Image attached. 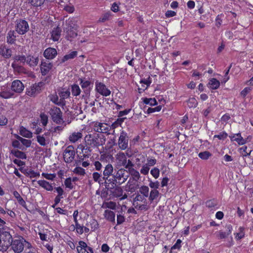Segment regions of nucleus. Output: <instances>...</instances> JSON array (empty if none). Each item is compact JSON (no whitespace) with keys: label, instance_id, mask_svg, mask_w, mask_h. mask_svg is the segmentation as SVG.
<instances>
[{"label":"nucleus","instance_id":"obj_1","mask_svg":"<svg viewBox=\"0 0 253 253\" xmlns=\"http://www.w3.org/2000/svg\"><path fill=\"white\" fill-rule=\"evenodd\" d=\"M85 146L80 144L78 148L81 149L83 152L84 151V156L87 155L88 153H91L92 148H98L103 146L106 141V138L103 135H99L96 133L87 134L84 138Z\"/></svg>","mask_w":253,"mask_h":253},{"label":"nucleus","instance_id":"obj_2","mask_svg":"<svg viewBox=\"0 0 253 253\" xmlns=\"http://www.w3.org/2000/svg\"><path fill=\"white\" fill-rule=\"evenodd\" d=\"M12 237L9 232L2 231L0 232V251L5 252L10 247L12 243Z\"/></svg>","mask_w":253,"mask_h":253},{"label":"nucleus","instance_id":"obj_3","mask_svg":"<svg viewBox=\"0 0 253 253\" xmlns=\"http://www.w3.org/2000/svg\"><path fill=\"white\" fill-rule=\"evenodd\" d=\"M126 172V170L124 169H118L113 174L112 177L109 179V182L115 185L116 184L118 180L119 181V182H120L121 181V183L125 182L128 178V175H125Z\"/></svg>","mask_w":253,"mask_h":253},{"label":"nucleus","instance_id":"obj_4","mask_svg":"<svg viewBox=\"0 0 253 253\" xmlns=\"http://www.w3.org/2000/svg\"><path fill=\"white\" fill-rule=\"evenodd\" d=\"M79 80L80 81V84L83 90L84 94L82 95V97L84 99L87 100L90 96V91L93 86V83H91L90 81L86 80L85 78H80Z\"/></svg>","mask_w":253,"mask_h":253},{"label":"nucleus","instance_id":"obj_5","mask_svg":"<svg viewBox=\"0 0 253 253\" xmlns=\"http://www.w3.org/2000/svg\"><path fill=\"white\" fill-rule=\"evenodd\" d=\"M49 113L52 121L56 124L60 125L64 123L62 118V113L59 108L53 107L50 109Z\"/></svg>","mask_w":253,"mask_h":253},{"label":"nucleus","instance_id":"obj_6","mask_svg":"<svg viewBox=\"0 0 253 253\" xmlns=\"http://www.w3.org/2000/svg\"><path fill=\"white\" fill-rule=\"evenodd\" d=\"M25 242L26 241L23 238H19L13 240L10 247L15 253H21L24 250Z\"/></svg>","mask_w":253,"mask_h":253},{"label":"nucleus","instance_id":"obj_7","mask_svg":"<svg viewBox=\"0 0 253 253\" xmlns=\"http://www.w3.org/2000/svg\"><path fill=\"white\" fill-rule=\"evenodd\" d=\"M92 128L95 132L106 133L110 130V126L107 124L95 122L92 123Z\"/></svg>","mask_w":253,"mask_h":253},{"label":"nucleus","instance_id":"obj_8","mask_svg":"<svg viewBox=\"0 0 253 253\" xmlns=\"http://www.w3.org/2000/svg\"><path fill=\"white\" fill-rule=\"evenodd\" d=\"M74 148L72 145L68 146L63 153V158L66 163H71L75 157Z\"/></svg>","mask_w":253,"mask_h":253},{"label":"nucleus","instance_id":"obj_9","mask_svg":"<svg viewBox=\"0 0 253 253\" xmlns=\"http://www.w3.org/2000/svg\"><path fill=\"white\" fill-rule=\"evenodd\" d=\"M29 27L28 22L24 20H19L17 21L15 30L19 34L23 35L29 30Z\"/></svg>","mask_w":253,"mask_h":253},{"label":"nucleus","instance_id":"obj_10","mask_svg":"<svg viewBox=\"0 0 253 253\" xmlns=\"http://www.w3.org/2000/svg\"><path fill=\"white\" fill-rule=\"evenodd\" d=\"M50 136L51 133L48 130L45 132L43 134L38 135L37 136V140L41 146H45L50 143Z\"/></svg>","mask_w":253,"mask_h":253},{"label":"nucleus","instance_id":"obj_11","mask_svg":"<svg viewBox=\"0 0 253 253\" xmlns=\"http://www.w3.org/2000/svg\"><path fill=\"white\" fill-rule=\"evenodd\" d=\"M128 137L126 132L122 131L119 138L118 145L123 150H126L128 147Z\"/></svg>","mask_w":253,"mask_h":253},{"label":"nucleus","instance_id":"obj_12","mask_svg":"<svg viewBox=\"0 0 253 253\" xmlns=\"http://www.w3.org/2000/svg\"><path fill=\"white\" fill-rule=\"evenodd\" d=\"M95 89L99 93L105 96H108L111 94L110 90L102 83H95Z\"/></svg>","mask_w":253,"mask_h":253},{"label":"nucleus","instance_id":"obj_13","mask_svg":"<svg viewBox=\"0 0 253 253\" xmlns=\"http://www.w3.org/2000/svg\"><path fill=\"white\" fill-rule=\"evenodd\" d=\"M24 86L20 80H15L12 82L11 85V89L14 93H21L24 90Z\"/></svg>","mask_w":253,"mask_h":253},{"label":"nucleus","instance_id":"obj_14","mask_svg":"<svg viewBox=\"0 0 253 253\" xmlns=\"http://www.w3.org/2000/svg\"><path fill=\"white\" fill-rule=\"evenodd\" d=\"M114 171V168L113 166L110 164H107L105 167V169L103 171V176L102 177L103 180H105V182L107 181L109 182V179L110 178V176H113V172Z\"/></svg>","mask_w":253,"mask_h":253},{"label":"nucleus","instance_id":"obj_15","mask_svg":"<svg viewBox=\"0 0 253 253\" xmlns=\"http://www.w3.org/2000/svg\"><path fill=\"white\" fill-rule=\"evenodd\" d=\"M53 67L52 63L49 61H42L40 69L42 75L45 76L49 72Z\"/></svg>","mask_w":253,"mask_h":253},{"label":"nucleus","instance_id":"obj_16","mask_svg":"<svg viewBox=\"0 0 253 253\" xmlns=\"http://www.w3.org/2000/svg\"><path fill=\"white\" fill-rule=\"evenodd\" d=\"M14 95V93L12 92L11 88L7 86H3L1 87L0 92V96L4 99H8L12 97Z\"/></svg>","mask_w":253,"mask_h":253},{"label":"nucleus","instance_id":"obj_17","mask_svg":"<svg viewBox=\"0 0 253 253\" xmlns=\"http://www.w3.org/2000/svg\"><path fill=\"white\" fill-rule=\"evenodd\" d=\"M57 54L56 49L52 47L46 48L43 52L44 57L47 59H53Z\"/></svg>","mask_w":253,"mask_h":253},{"label":"nucleus","instance_id":"obj_18","mask_svg":"<svg viewBox=\"0 0 253 253\" xmlns=\"http://www.w3.org/2000/svg\"><path fill=\"white\" fill-rule=\"evenodd\" d=\"M39 58L38 56L29 55L26 56V63L31 67H35L38 64Z\"/></svg>","mask_w":253,"mask_h":253},{"label":"nucleus","instance_id":"obj_19","mask_svg":"<svg viewBox=\"0 0 253 253\" xmlns=\"http://www.w3.org/2000/svg\"><path fill=\"white\" fill-rule=\"evenodd\" d=\"M116 158L118 166H124L126 165L127 162V158L124 153L119 152L116 155Z\"/></svg>","mask_w":253,"mask_h":253},{"label":"nucleus","instance_id":"obj_20","mask_svg":"<svg viewBox=\"0 0 253 253\" xmlns=\"http://www.w3.org/2000/svg\"><path fill=\"white\" fill-rule=\"evenodd\" d=\"M61 30L59 27L54 28L51 32V38L53 41L56 42L59 40L61 36Z\"/></svg>","mask_w":253,"mask_h":253},{"label":"nucleus","instance_id":"obj_21","mask_svg":"<svg viewBox=\"0 0 253 253\" xmlns=\"http://www.w3.org/2000/svg\"><path fill=\"white\" fill-rule=\"evenodd\" d=\"M78 26L76 21L74 18H69L66 21L65 27L64 30L77 29Z\"/></svg>","mask_w":253,"mask_h":253},{"label":"nucleus","instance_id":"obj_22","mask_svg":"<svg viewBox=\"0 0 253 253\" xmlns=\"http://www.w3.org/2000/svg\"><path fill=\"white\" fill-rule=\"evenodd\" d=\"M79 246L77 247V250L79 253H80V250L83 252L84 250L89 251L91 253H93V249L91 247L87 246L84 242L80 241L79 242Z\"/></svg>","mask_w":253,"mask_h":253},{"label":"nucleus","instance_id":"obj_23","mask_svg":"<svg viewBox=\"0 0 253 253\" xmlns=\"http://www.w3.org/2000/svg\"><path fill=\"white\" fill-rule=\"evenodd\" d=\"M40 86L39 84H35L27 91V94L30 96H35L40 92Z\"/></svg>","mask_w":253,"mask_h":253},{"label":"nucleus","instance_id":"obj_24","mask_svg":"<svg viewBox=\"0 0 253 253\" xmlns=\"http://www.w3.org/2000/svg\"><path fill=\"white\" fill-rule=\"evenodd\" d=\"M77 30V29L64 30V32L66 33V39L67 40L71 41L72 39L75 38L78 35Z\"/></svg>","mask_w":253,"mask_h":253},{"label":"nucleus","instance_id":"obj_25","mask_svg":"<svg viewBox=\"0 0 253 253\" xmlns=\"http://www.w3.org/2000/svg\"><path fill=\"white\" fill-rule=\"evenodd\" d=\"M12 51L9 48H7L5 46H0V54L4 58H9L11 57Z\"/></svg>","mask_w":253,"mask_h":253},{"label":"nucleus","instance_id":"obj_26","mask_svg":"<svg viewBox=\"0 0 253 253\" xmlns=\"http://www.w3.org/2000/svg\"><path fill=\"white\" fill-rule=\"evenodd\" d=\"M105 218L108 221L115 222V213L114 211L110 210H105L104 213Z\"/></svg>","mask_w":253,"mask_h":253},{"label":"nucleus","instance_id":"obj_27","mask_svg":"<svg viewBox=\"0 0 253 253\" xmlns=\"http://www.w3.org/2000/svg\"><path fill=\"white\" fill-rule=\"evenodd\" d=\"M83 136L82 133L81 132H74L72 133L69 137V140L71 143H75Z\"/></svg>","mask_w":253,"mask_h":253},{"label":"nucleus","instance_id":"obj_28","mask_svg":"<svg viewBox=\"0 0 253 253\" xmlns=\"http://www.w3.org/2000/svg\"><path fill=\"white\" fill-rule=\"evenodd\" d=\"M232 141H236L240 145H243L246 143V140L241 136L240 133L235 134L233 136H230Z\"/></svg>","mask_w":253,"mask_h":253},{"label":"nucleus","instance_id":"obj_29","mask_svg":"<svg viewBox=\"0 0 253 253\" xmlns=\"http://www.w3.org/2000/svg\"><path fill=\"white\" fill-rule=\"evenodd\" d=\"M26 61V56L24 55H17L14 57V62L13 63H19L24 65Z\"/></svg>","mask_w":253,"mask_h":253},{"label":"nucleus","instance_id":"obj_30","mask_svg":"<svg viewBox=\"0 0 253 253\" xmlns=\"http://www.w3.org/2000/svg\"><path fill=\"white\" fill-rule=\"evenodd\" d=\"M16 35L14 31H10L8 32L7 37L6 41L9 43H13L16 40Z\"/></svg>","mask_w":253,"mask_h":253},{"label":"nucleus","instance_id":"obj_31","mask_svg":"<svg viewBox=\"0 0 253 253\" xmlns=\"http://www.w3.org/2000/svg\"><path fill=\"white\" fill-rule=\"evenodd\" d=\"M87 226L89 227L90 231H95L99 227V224L96 220L91 219L87 223Z\"/></svg>","mask_w":253,"mask_h":253},{"label":"nucleus","instance_id":"obj_32","mask_svg":"<svg viewBox=\"0 0 253 253\" xmlns=\"http://www.w3.org/2000/svg\"><path fill=\"white\" fill-rule=\"evenodd\" d=\"M39 185L42 188H44L47 191H52L53 189V186L50 184L48 182L42 180H39L38 181Z\"/></svg>","mask_w":253,"mask_h":253},{"label":"nucleus","instance_id":"obj_33","mask_svg":"<svg viewBox=\"0 0 253 253\" xmlns=\"http://www.w3.org/2000/svg\"><path fill=\"white\" fill-rule=\"evenodd\" d=\"M19 132L20 135L28 138H31L33 136V133L23 126L20 127Z\"/></svg>","mask_w":253,"mask_h":253},{"label":"nucleus","instance_id":"obj_34","mask_svg":"<svg viewBox=\"0 0 253 253\" xmlns=\"http://www.w3.org/2000/svg\"><path fill=\"white\" fill-rule=\"evenodd\" d=\"M11 154L19 159H26L27 158L25 153L18 150H12L11 151Z\"/></svg>","mask_w":253,"mask_h":253},{"label":"nucleus","instance_id":"obj_35","mask_svg":"<svg viewBox=\"0 0 253 253\" xmlns=\"http://www.w3.org/2000/svg\"><path fill=\"white\" fill-rule=\"evenodd\" d=\"M22 64L19 63H12L11 66L13 68L14 70L17 72L19 73H24L25 69L23 67Z\"/></svg>","mask_w":253,"mask_h":253},{"label":"nucleus","instance_id":"obj_36","mask_svg":"<svg viewBox=\"0 0 253 253\" xmlns=\"http://www.w3.org/2000/svg\"><path fill=\"white\" fill-rule=\"evenodd\" d=\"M160 193L156 189H153L150 191L149 196V200L152 203L154 200L157 199L159 196Z\"/></svg>","mask_w":253,"mask_h":253},{"label":"nucleus","instance_id":"obj_37","mask_svg":"<svg viewBox=\"0 0 253 253\" xmlns=\"http://www.w3.org/2000/svg\"><path fill=\"white\" fill-rule=\"evenodd\" d=\"M16 138L19 140L21 144H22L24 147H29L31 145L32 142L30 140L23 138L18 135L16 136Z\"/></svg>","mask_w":253,"mask_h":253},{"label":"nucleus","instance_id":"obj_38","mask_svg":"<svg viewBox=\"0 0 253 253\" xmlns=\"http://www.w3.org/2000/svg\"><path fill=\"white\" fill-rule=\"evenodd\" d=\"M245 229L244 227H240L239 228L238 232L234 234L236 240H239L244 238L245 235Z\"/></svg>","mask_w":253,"mask_h":253},{"label":"nucleus","instance_id":"obj_39","mask_svg":"<svg viewBox=\"0 0 253 253\" xmlns=\"http://www.w3.org/2000/svg\"><path fill=\"white\" fill-rule=\"evenodd\" d=\"M209 84L210 85V88L212 89H216L219 86L220 83L216 79L212 78L209 81Z\"/></svg>","mask_w":253,"mask_h":253},{"label":"nucleus","instance_id":"obj_40","mask_svg":"<svg viewBox=\"0 0 253 253\" xmlns=\"http://www.w3.org/2000/svg\"><path fill=\"white\" fill-rule=\"evenodd\" d=\"M77 55V52L76 51H72L70 53L65 55L61 59L62 62H64L69 59L74 58Z\"/></svg>","mask_w":253,"mask_h":253},{"label":"nucleus","instance_id":"obj_41","mask_svg":"<svg viewBox=\"0 0 253 253\" xmlns=\"http://www.w3.org/2000/svg\"><path fill=\"white\" fill-rule=\"evenodd\" d=\"M116 207V203L112 201H110L108 202H104L102 206V208L103 209L108 208L111 210H115Z\"/></svg>","mask_w":253,"mask_h":253},{"label":"nucleus","instance_id":"obj_42","mask_svg":"<svg viewBox=\"0 0 253 253\" xmlns=\"http://www.w3.org/2000/svg\"><path fill=\"white\" fill-rule=\"evenodd\" d=\"M13 195L15 197V198H16L19 204L20 205H21L22 206H23V207L26 208V202L23 200V199L21 197V196L19 194V193L17 191H15L13 192Z\"/></svg>","mask_w":253,"mask_h":253},{"label":"nucleus","instance_id":"obj_43","mask_svg":"<svg viewBox=\"0 0 253 253\" xmlns=\"http://www.w3.org/2000/svg\"><path fill=\"white\" fill-rule=\"evenodd\" d=\"M72 94L73 96H78L81 92V90L79 86L76 84H74L71 86Z\"/></svg>","mask_w":253,"mask_h":253},{"label":"nucleus","instance_id":"obj_44","mask_svg":"<svg viewBox=\"0 0 253 253\" xmlns=\"http://www.w3.org/2000/svg\"><path fill=\"white\" fill-rule=\"evenodd\" d=\"M58 94L61 98V99L64 100L65 99H67L70 97V91L69 90H64L63 89L61 91L58 92Z\"/></svg>","mask_w":253,"mask_h":253},{"label":"nucleus","instance_id":"obj_45","mask_svg":"<svg viewBox=\"0 0 253 253\" xmlns=\"http://www.w3.org/2000/svg\"><path fill=\"white\" fill-rule=\"evenodd\" d=\"M198 156L202 160H208L210 157L211 156V154L207 151L200 152L198 154Z\"/></svg>","mask_w":253,"mask_h":253},{"label":"nucleus","instance_id":"obj_46","mask_svg":"<svg viewBox=\"0 0 253 253\" xmlns=\"http://www.w3.org/2000/svg\"><path fill=\"white\" fill-rule=\"evenodd\" d=\"M123 190L120 187H117L114 189L112 194L116 197H120L123 195Z\"/></svg>","mask_w":253,"mask_h":253},{"label":"nucleus","instance_id":"obj_47","mask_svg":"<svg viewBox=\"0 0 253 253\" xmlns=\"http://www.w3.org/2000/svg\"><path fill=\"white\" fill-rule=\"evenodd\" d=\"M139 192L144 197H148L149 196V189L148 186H142L139 189Z\"/></svg>","mask_w":253,"mask_h":253},{"label":"nucleus","instance_id":"obj_48","mask_svg":"<svg viewBox=\"0 0 253 253\" xmlns=\"http://www.w3.org/2000/svg\"><path fill=\"white\" fill-rule=\"evenodd\" d=\"M187 104L190 108H195L198 105V102L194 97H192L187 101Z\"/></svg>","mask_w":253,"mask_h":253},{"label":"nucleus","instance_id":"obj_49","mask_svg":"<svg viewBox=\"0 0 253 253\" xmlns=\"http://www.w3.org/2000/svg\"><path fill=\"white\" fill-rule=\"evenodd\" d=\"M45 0H29L31 4L35 7L41 6L44 2Z\"/></svg>","mask_w":253,"mask_h":253},{"label":"nucleus","instance_id":"obj_50","mask_svg":"<svg viewBox=\"0 0 253 253\" xmlns=\"http://www.w3.org/2000/svg\"><path fill=\"white\" fill-rule=\"evenodd\" d=\"M240 153L243 156H247L250 154L251 150L247 151V147L246 146H243L239 149Z\"/></svg>","mask_w":253,"mask_h":253},{"label":"nucleus","instance_id":"obj_51","mask_svg":"<svg viewBox=\"0 0 253 253\" xmlns=\"http://www.w3.org/2000/svg\"><path fill=\"white\" fill-rule=\"evenodd\" d=\"M12 145L13 147L18 148L22 150L25 149V147L23 146V145L21 144L18 139L13 140L12 142Z\"/></svg>","mask_w":253,"mask_h":253},{"label":"nucleus","instance_id":"obj_52","mask_svg":"<svg viewBox=\"0 0 253 253\" xmlns=\"http://www.w3.org/2000/svg\"><path fill=\"white\" fill-rule=\"evenodd\" d=\"M143 102L145 104H149L151 106L157 105V102L155 98H145L143 100Z\"/></svg>","mask_w":253,"mask_h":253},{"label":"nucleus","instance_id":"obj_53","mask_svg":"<svg viewBox=\"0 0 253 253\" xmlns=\"http://www.w3.org/2000/svg\"><path fill=\"white\" fill-rule=\"evenodd\" d=\"M73 172L81 176H84L85 174V170L80 167H76L73 170Z\"/></svg>","mask_w":253,"mask_h":253},{"label":"nucleus","instance_id":"obj_54","mask_svg":"<svg viewBox=\"0 0 253 253\" xmlns=\"http://www.w3.org/2000/svg\"><path fill=\"white\" fill-rule=\"evenodd\" d=\"M41 121L43 126H46L48 122V117L44 113H41L40 115Z\"/></svg>","mask_w":253,"mask_h":253},{"label":"nucleus","instance_id":"obj_55","mask_svg":"<svg viewBox=\"0 0 253 253\" xmlns=\"http://www.w3.org/2000/svg\"><path fill=\"white\" fill-rule=\"evenodd\" d=\"M162 109L161 106H158L155 108H148L147 110V113L148 114L152 113L155 112H159Z\"/></svg>","mask_w":253,"mask_h":253},{"label":"nucleus","instance_id":"obj_56","mask_svg":"<svg viewBox=\"0 0 253 253\" xmlns=\"http://www.w3.org/2000/svg\"><path fill=\"white\" fill-rule=\"evenodd\" d=\"M65 185L67 188H68L70 189H72L73 188V185L72 183V179L70 177L67 178L65 179L64 181Z\"/></svg>","mask_w":253,"mask_h":253},{"label":"nucleus","instance_id":"obj_57","mask_svg":"<svg viewBox=\"0 0 253 253\" xmlns=\"http://www.w3.org/2000/svg\"><path fill=\"white\" fill-rule=\"evenodd\" d=\"M150 173L155 178H157L159 176L160 171L158 168H155L151 170Z\"/></svg>","mask_w":253,"mask_h":253},{"label":"nucleus","instance_id":"obj_58","mask_svg":"<svg viewBox=\"0 0 253 253\" xmlns=\"http://www.w3.org/2000/svg\"><path fill=\"white\" fill-rule=\"evenodd\" d=\"M217 205V201L215 200H209L206 202V205L209 208H212Z\"/></svg>","mask_w":253,"mask_h":253},{"label":"nucleus","instance_id":"obj_59","mask_svg":"<svg viewBox=\"0 0 253 253\" xmlns=\"http://www.w3.org/2000/svg\"><path fill=\"white\" fill-rule=\"evenodd\" d=\"M110 15L111 14L110 12L106 13L102 15V16L99 18V21L100 22H104L109 19Z\"/></svg>","mask_w":253,"mask_h":253},{"label":"nucleus","instance_id":"obj_60","mask_svg":"<svg viewBox=\"0 0 253 253\" xmlns=\"http://www.w3.org/2000/svg\"><path fill=\"white\" fill-rule=\"evenodd\" d=\"M64 9L69 13H72L75 10V8L73 5L69 4L66 5L64 8Z\"/></svg>","mask_w":253,"mask_h":253},{"label":"nucleus","instance_id":"obj_61","mask_svg":"<svg viewBox=\"0 0 253 253\" xmlns=\"http://www.w3.org/2000/svg\"><path fill=\"white\" fill-rule=\"evenodd\" d=\"M149 167L145 164L142 166L140 172L144 175H147L149 172Z\"/></svg>","mask_w":253,"mask_h":253},{"label":"nucleus","instance_id":"obj_62","mask_svg":"<svg viewBox=\"0 0 253 253\" xmlns=\"http://www.w3.org/2000/svg\"><path fill=\"white\" fill-rule=\"evenodd\" d=\"M227 137V134L225 132H222L220 133L219 134L215 135L214 136V138H217L220 140H224Z\"/></svg>","mask_w":253,"mask_h":253},{"label":"nucleus","instance_id":"obj_63","mask_svg":"<svg viewBox=\"0 0 253 253\" xmlns=\"http://www.w3.org/2000/svg\"><path fill=\"white\" fill-rule=\"evenodd\" d=\"M228 235V234L226 232H223L221 231H219L217 234V237L220 239H224Z\"/></svg>","mask_w":253,"mask_h":253},{"label":"nucleus","instance_id":"obj_64","mask_svg":"<svg viewBox=\"0 0 253 253\" xmlns=\"http://www.w3.org/2000/svg\"><path fill=\"white\" fill-rule=\"evenodd\" d=\"M50 99L52 102H53L55 104H60V102L58 101V97L56 94L50 95Z\"/></svg>","mask_w":253,"mask_h":253}]
</instances>
